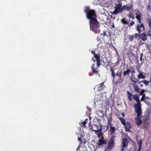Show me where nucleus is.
Segmentation results:
<instances>
[{
	"mask_svg": "<svg viewBox=\"0 0 151 151\" xmlns=\"http://www.w3.org/2000/svg\"><path fill=\"white\" fill-rule=\"evenodd\" d=\"M142 16L141 13L139 12L138 11H137L136 12V16Z\"/></svg>",
	"mask_w": 151,
	"mask_h": 151,
	"instance_id": "72a5a7b5",
	"label": "nucleus"
},
{
	"mask_svg": "<svg viewBox=\"0 0 151 151\" xmlns=\"http://www.w3.org/2000/svg\"><path fill=\"white\" fill-rule=\"evenodd\" d=\"M138 78V79L142 78L145 79V76L143 74L142 72H140L139 75L137 76Z\"/></svg>",
	"mask_w": 151,
	"mask_h": 151,
	"instance_id": "b1692460",
	"label": "nucleus"
},
{
	"mask_svg": "<svg viewBox=\"0 0 151 151\" xmlns=\"http://www.w3.org/2000/svg\"><path fill=\"white\" fill-rule=\"evenodd\" d=\"M90 123L89 124L90 129L91 131H94V130H94L93 129V126H92L90 124Z\"/></svg>",
	"mask_w": 151,
	"mask_h": 151,
	"instance_id": "e433bc0d",
	"label": "nucleus"
},
{
	"mask_svg": "<svg viewBox=\"0 0 151 151\" xmlns=\"http://www.w3.org/2000/svg\"><path fill=\"white\" fill-rule=\"evenodd\" d=\"M125 131L130 132V129L132 128V126L129 122H127L124 125Z\"/></svg>",
	"mask_w": 151,
	"mask_h": 151,
	"instance_id": "9d476101",
	"label": "nucleus"
},
{
	"mask_svg": "<svg viewBox=\"0 0 151 151\" xmlns=\"http://www.w3.org/2000/svg\"><path fill=\"white\" fill-rule=\"evenodd\" d=\"M147 34L145 32H143L142 34H140V37L138 38V40L141 39L143 41H146L147 38Z\"/></svg>",
	"mask_w": 151,
	"mask_h": 151,
	"instance_id": "1a4fd4ad",
	"label": "nucleus"
},
{
	"mask_svg": "<svg viewBox=\"0 0 151 151\" xmlns=\"http://www.w3.org/2000/svg\"><path fill=\"white\" fill-rule=\"evenodd\" d=\"M119 4H117L116 6L114 7L115 9V10L113 12V14H117L119 12H122L123 11V10L121 9L122 6V3L120 1H119Z\"/></svg>",
	"mask_w": 151,
	"mask_h": 151,
	"instance_id": "39448f33",
	"label": "nucleus"
},
{
	"mask_svg": "<svg viewBox=\"0 0 151 151\" xmlns=\"http://www.w3.org/2000/svg\"><path fill=\"white\" fill-rule=\"evenodd\" d=\"M137 20L138 23L137 24H140L142 22V18L141 16H135Z\"/></svg>",
	"mask_w": 151,
	"mask_h": 151,
	"instance_id": "6ab92c4d",
	"label": "nucleus"
},
{
	"mask_svg": "<svg viewBox=\"0 0 151 151\" xmlns=\"http://www.w3.org/2000/svg\"><path fill=\"white\" fill-rule=\"evenodd\" d=\"M134 108L135 112L137 114V117L140 118L142 113L140 102H137V103L134 104Z\"/></svg>",
	"mask_w": 151,
	"mask_h": 151,
	"instance_id": "f03ea898",
	"label": "nucleus"
},
{
	"mask_svg": "<svg viewBox=\"0 0 151 151\" xmlns=\"http://www.w3.org/2000/svg\"><path fill=\"white\" fill-rule=\"evenodd\" d=\"M147 9L150 10H151V5H148L147 7Z\"/></svg>",
	"mask_w": 151,
	"mask_h": 151,
	"instance_id": "c03bdc74",
	"label": "nucleus"
},
{
	"mask_svg": "<svg viewBox=\"0 0 151 151\" xmlns=\"http://www.w3.org/2000/svg\"><path fill=\"white\" fill-rule=\"evenodd\" d=\"M91 151H92L91 150ZM94 151H96V150L95 149Z\"/></svg>",
	"mask_w": 151,
	"mask_h": 151,
	"instance_id": "e2e57ef3",
	"label": "nucleus"
},
{
	"mask_svg": "<svg viewBox=\"0 0 151 151\" xmlns=\"http://www.w3.org/2000/svg\"><path fill=\"white\" fill-rule=\"evenodd\" d=\"M143 86V85L142 84H140V87H142Z\"/></svg>",
	"mask_w": 151,
	"mask_h": 151,
	"instance_id": "4d7b16f0",
	"label": "nucleus"
},
{
	"mask_svg": "<svg viewBox=\"0 0 151 151\" xmlns=\"http://www.w3.org/2000/svg\"><path fill=\"white\" fill-rule=\"evenodd\" d=\"M103 133H101L99 134H97V137L98 138H99L100 137L102 136V135L103 134Z\"/></svg>",
	"mask_w": 151,
	"mask_h": 151,
	"instance_id": "58836bf2",
	"label": "nucleus"
},
{
	"mask_svg": "<svg viewBox=\"0 0 151 151\" xmlns=\"http://www.w3.org/2000/svg\"><path fill=\"white\" fill-rule=\"evenodd\" d=\"M138 118L137 117L135 118L136 120V124L138 126H140L142 123V121Z\"/></svg>",
	"mask_w": 151,
	"mask_h": 151,
	"instance_id": "5701e85b",
	"label": "nucleus"
},
{
	"mask_svg": "<svg viewBox=\"0 0 151 151\" xmlns=\"http://www.w3.org/2000/svg\"><path fill=\"white\" fill-rule=\"evenodd\" d=\"M101 129H99L98 130H94V132H95V133L97 135V134H99L102 133L101 132Z\"/></svg>",
	"mask_w": 151,
	"mask_h": 151,
	"instance_id": "c85d7f7f",
	"label": "nucleus"
},
{
	"mask_svg": "<svg viewBox=\"0 0 151 151\" xmlns=\"http://www.w3.org/2000/svg\"><path fill=\"white\" fill-rule=\"evenodd\" d=\"M142 54H141L140 59V60L141 61H142Z\"/></svg>",
	"mask_w": 151,
	"mask_h": 151,
	"instance_id": "49530a36",
	"label": "nucleus"
},
{
	"mask_svg": "<svg viewBox=\"0 0 151 151\" xmlns=\"http://www.w3.org/2000/svg\"><path fill=\"white\" fill-rule=\"evenodd\" d=\"M134 36L133 35H129L127 36L128 39L130 41L132 42L134 39Z\"/></svg>",
	"mask_w": 151,
	"mask_h": 151,
	"instance_id": "bb28decb",
	"label": "nucleus"
},
{
	"mask_svg": "<svg viewBox=\"0 0 151 151\" xmlns=\"http://www.w3.org/2000/svg\"><path fill=\"white\" fill-rule=\"evenodd\" d=\"M127 95L128 98L130 101H132V95L128 91L127 92Z\"/></svg>",
	"mask_w": 151,
	"mask_h": 151,
	"instance_id": "393cba45",
	"label": "nucleus"
},
{
	"mask_svg": "<svg viewBox=\"0 0 151 151\" xmlns=\"http://www.w3.org/2000/svg\"><path fill=\"white\" fill-rule=\"evenodd\" d=\"M122 115L123 117H124L125 116V115L124 113H122Z\"/></svg>",
	"mask_w": 151,
	"mask_h": 151,
	"instance_id": "864d4df0",
	"label": "nucleus"
},
{
	"mask_svg": "<svg viewBox=\"0 0 151 151\" xmlns=\"http://www.w3.org/2000/svg\"><path fill=\"white\" fill-rule=\"evenodd\" d=\"M115 83H117V82H115Z\"/></svg>",
	"mask_w": 151,
	"mask_h": 151,
	"instance_id": "0e129e2a",
	"label": "nucleus"
},
{
	"mask_svg": "<svg viewBox=\"0 0 151 151\" xmlns=\"http://www.w3.org/2000/svg\"><path fill=\"white\" fill-rule=\"evenodd\" d=\"M95 64H93L91 66V69L92 72L96 74H99V71L95 68Z\"/></svg>",
	"mask_w": 151,
	"mask_h": 151,
	"instance_id": "ddd939ff",
	"label": "nucleus"
},
{
	"mask_svg": "<svg viewBox=\"0 0 151 151\" xmlns=\"http://www.w3.org/2000/svg\"><path fill=\"white\" fill-rule=\"evenodd\" d=\"M82 143H83L84 144H85V142H82V141L81 142V144H82Z\"/></svg>",
	"mask_w": 151,
	"mask_h": 151,
	"instance_id": "5fc2aeb1",
	"label": "nucleus"
},
{
	"mask_svg": "<svg viewBox=\"0 0 151 151\" xmlns=\"http://www.w3.org/2000/svg\"><path fill=\"white\" fill-rule=\"evenodd\" d=\"M115 138L114 137H112L109 142L107 146V149L111 150L114 147L115 145Z\"/></svg>",
	"mask_w": 151,
	"mask_h": 151,
	"instance_id": "7ed1b4c3",
	"label": "nucleus"
},
{
	"mask_svg": "<svg viewBox=\"0 0 151 151\" xmlns=\"http://www.w3.org/2000/svg\"><path fill=\"white\" fill-rule=\"evenodd\" d=\"M141 83H143L146 85V86H148L149 85L150 81L145 80H143L141 81H139L138 83L140 84Z\"/></svg>",
	"mask_w": 151,
	"mask_h": 151,
	"instance_id": "a878e982",
	"label": "nucleus"
},
{
	"mask_svg": "<svg viewBox=\"0 0 151 151\" xmlns=\"http://www.w3.org/2000/svg\"><path fill=\"white\" fill-rule=\"evenodd\" d=\"M131 70L129 69H127L126 70L123 72V76H125L126 75H129L131 73Z\"/></svg>",
	"mask_w": 151,
	"mask_h": 151,
	"instance_id": "412c9836",
	"label": "nucleus"
},
{
	"mask_svg": "<svg viewBox=\"0 0 151 151\" xmlns=\"http://www.w3.org/2000/svg\"><path fill=\"white\" fill-rule=\"evenodd\" d=\"M120 1H122V0H120Z\"/></svg>",
	"mask_w": 151,
	"mask_h": 151,
	"instance_id": "69168bd1",
	"label": "nucleus"
},
{
	"mask_svg": "<svg viewBox=\"0 0 151 151\" xmlns=\"http://www.w3.org/2000/svg\"><path fill=\"white\" fill-rule=\"evenodd\" d=\"M142 96L141 99V101H144L145 100V94H143V95H142Z\"/></svg>",
	"mask_w": 151,
	"mask_h": 151,
	"instance_id": "c9c22d12",
	"label": "nucleus"
},
{
	"mask_svg": "<svg viewBox=\"0 0 151 151\" xmlns=\"http://www.w3.org/2000/svg\"><path fill=\"white\" fill-rule=\"evenodd\" d=\"M88 120V119H85V121H86V122H87V121Z\"/></svg>",
	"mask_w": 151,
	"mask_h": 151,
	"instance_id": "13d9d810",
	"label": "nucleus"
},
{
	"mask_svg": "<svg viewBox=\"0 0 151 151\" xmlns=\"http://www.w3.org/2000/svg\"><path fill=\"white\" fill-rule=\"evenodd\" d=\"M104 82H102L100 84L96 86L95 87L98 88L97 90L98 91H100L104 89L105 86H104Z\"/></svg>",
	"mask_w": 151,
	"mask_h": 151,
	"instance_id": "9b49d317",
	"label": "nucleus"
},
{
	"mask_svg": "<svg viewBox=\"0 0 151 151\" xmlns=\"http://www.w3.org/2000/svg\"><path fill=\"white\" fill-rule=\"evenodd\" d=\"M82 139L81 137H78V140H79L80 141H81Z\"/></svg>",
	"mask_w": 151,
	"mask_h": 151,
	"instance_id": "09e8293b",
	"label": "nucleus"
},
{
	"mask_svg": "<svg viewBox=\"0 0 151 151\" xmlns=\"http://www.w3.org/2000/svg\"><path fill=\"white\" fill-rule=\"evenodd\" d=\"M114 78L115 77V74H113V75H111Z\"/></svg>",
	"mask_w": 151,
	"mask_h": 151,
	"instance_id": "3c124183",
	"label": "nucleus"
},
{
	"mask_svg": "<svg viewBox=\"0 0 151 151\" xmlns=\"http://www.w3.org/2000/svg\"><path fill=\"white\" fill-rule=\"evenodd\" d=\"M129 17L130 18H132V19H134V17L133 16H132V15H129Z\"/></svg>",
	"mask_w": 151,
	"mask_h": 151,
	"instance_id": "a18cd8bd",
	"label": "nucleus"
},
{
	"mask_svg": "<svg viewBox=\"0 0 151 151\" xmlns=\"http://www.w3.org/2000/svg\"><path fill=\"white\" fill-rule=\"evenodd\" d=\"M81 123H82L83 124V126H84V127H85V125H86V124L87 123V122H86V121H84V122H82Z\"/></svg>",
	"mask_w": 151,
	"mask_h": 151,
	"instance_id": "ea45409f",
	"label": "nucleus"
},
{
	"mask_svg": "<svg viewBox=\"0 0 151 151\" xmlns=\"http://www.w3.org/2000/svg\"><path fill=\"white\" fill-rule=\"evenodd\" d=\"M132 7L133 6L131 4H128L123 6L121 8V9L123 10V11L126 10L127 11H130Z\"/></svg>",
	"mask_w": 151,
	"mask_h": 151,
	"instance_id": "6e6552de",
	"label": "nucleus"
},
{
	"mask_svg": "<svg viewBox=\"0 0 151 151\" xmlns=\"http://www.w3.org/2000/svg\"><path fill=\"white\" fill-rule=\"evenodd\" d=\"M92 60L94 62H95V60L94 59V58L93 57L92 58Z\"/></svg>",
	"mask_w": 151,
	"mask_h": 151,
	"instance_id": "603ef678",
	"label": "nucleus"
},
{
	"mask_svg": "<svg viewBox=\"0 0 151 151\" xmlns=\"http://www.w3.org/2000/svg\"><path fill=\"white\" fill-rule=\"evenodd\" d=\"M136 29L139 33H140V32L143 31H145V27L143 23H141L140 24H137Z\"/></svg>",
	"mask_w": 151,
	"mask_h": 151,
	"instance_id": "423d86ee",
	"label": "nucleus"
},
{
	"mask_svg": "<svg viewBox=\"0 0 151 151\" xmlns=\"http://www.w3.org/2000/svg\"><path fill=\"white\" fill-rule=\"evenodd\" d=\"M133 99L137 102H140L139 99V97L137 94H135L133 96Z\"/></svg>",
	"mask_w": 151,
	"mask_h": 151,
	"instance_id": "4be33fe9",
	"label": "nucleus"
},
{
	"mask_svg": "<svg viewBox=\"0 0 151 151\" xmlns=\"http://www.w3.org/2000/svg\"><path fill=\"white\" fill-rule=\"evenodd\" d=\"M89 112L91 111V109H89Z\"/></svg>",
	"mask_w": 151,
	"mask_h": 151,
	"instance_id": "680f3d73",
	"label": "nucleus"
},
{
	"mask_svg": "<svg viewBox=\"0 0 151 151\" xmlns=\"http://www.w3.org/2000/svg\"><path fill=\"white\" fill-rule=\"evenodd\" d=\"M137 20L138 23L137 24H140L142 22V18L141 16H135Z\"/></svg>",
	"mask_w": 151,
	"mask_h": 151,
	"instance_id": "aec40b11",
	"label": "nucleus"
},
{
	"mask_svg": "<svg viewBox=\"0 0 151 151\" xmlns=\"http://www.w3.org/2000/svg\"><path fill=\"white\" fill-rule=\"evenodd\" d=\"M137 20L138 23L137 24H140L142 22V18L141 16H135Z\"/></svg>",
	"mask_w": 151,
	"mask_h": 151,
	"instance_id": "a211bd4d",
	"label": "nucleus"
},
{
	"mask_svg": "<svg viewBox=\"0 0 151 151\" xmlns=\"http://www.w3.org/2000/svg\"><path fill=\"white\" fill-rule=\"evenodd\" d=\"M131 73L132 76V75L133 74V73H135V71L134 70H131Z\"/></svg>",
	"mask_w": 151,
	"mask_h": 151,
	"instance_id": "37998d69",
	"label": "nucleus"
},
{
	"mask_svg": "<svg viewBox=\"0 0 151 151\" xmlns=\"http://www.w3.org/2000/svg\"><path fill=\"white\" fill-rule=\"evenodd\" d=\"M101 35H103V36H104L106 35V32L104 31L103 32V33L101 34Z\"/></svg>",
	"mask_w": 151,
	"mask_h": 151,
	"instance_id": "de8ad7c7",
	"label": "nucleus"
},
{
	"mask_svg": "<svg viewBox=\"0 0 151 151\" xmlns=\"http://www.w3.org/2000/svg\"><path fill=\"white\" fill-rule=\"evenodd\" d=\"M134 24V21H132L129 24V25L130 26H132Z\"/></svg>",
	"mask_w": 151,
	"mask_h": 151,
	"instance_id": "79ce46f5",
	"label": "nucleus"
},
{
	"mask_svg": "<svg viewBox=\"0 0 151 151\" xmlns=\"http://www.w3.org/2000/svg\"><path fill=\"white\" fill-rule=\"evenodd\" d=\"M112 124H111V125H110V129L109 130V131L111 133V134H112L114 133L116 129V128L115 127H114L112 126Z\"/></svg>",
	"mask_w": 151,
	"mask_h": 151,
	"instance_id": "dca6fc26",
	"label": "nucleus"
},
{
	"mask_svg": "<svg viewBox=\"0 0 151 151\" xmlns=\"http://www.w3.org/2000/svg\"><path fill=\"white\" fill-rule=\"evenodd\" d=\"M115 75L119 77V78L118 79H119L120 80L121 79L122 77V74L121 72H118L115 74Z\"/></svg>",
	"mask_w": 151,
	"mask_h": 151,
	"instance_id": "c756f323",
	"label": "nucleus"
},
{
	"mask_svg": "<svg viewBox=\"0 0 151 151\" xmlns=\"http://www.w3.org/2000/svg\"><path fill=\"white\" fill-rule=\"evenodd\" d=\"M147 90H145L144 89H142L140 91V95H142L143 94H145L144 93L146 92Z\"/></svg>",
	"mask_w": 151,
	"mask_h": 151,
	"instance_id": "473e14b6",
	"label": "nucleus"
},
{
	"mask_svg": "<svg viewBox=\"0 0 151 151\" xmlns=\"http://www.w3.org/2000/svg\"><path fill=\"white\" fill-rule=\"evenodd\" d=\"M147 36H151L150 31V30L147 32Z\"/></svg>",
	"mask_w": 151,
	"mask_h": 151,
	"instance_id": "4c0bfd02",
	"label": "nucleus"
},
{
	"mask_svg": "<svg viewBox=\"0 0 151 151\" xmlns=\"http://www.w3.org/2000/svg\"><path fill=\"white\" fill-rule=\"evenodd\" d=\"M91 52L92 54L94 55V58L96 59L97 66L98 67H99V66L101 65L100 59V54H96L95 53V52L93 50L91 51Z\"/></svg>",
	"mask_w": 151,
	"mask_h": 151,
	"instance_id": "20e7f679",
	"label": "nucleus"
},
{
	"mask_svg": "<svg viewBox=\"0 0 151 151\" xmlns=\"http://www.w3.org/2000/svg\"><path fill=\"white\" fill-rule=\"evenodd\" d=\"M112 115H109V116L107 117V120L108 122L107 126H109V125H111L112 122Z\"/></svg>",
	"mask_w": 151,
	"mask_h": 151,
	"instance_id": "2eb2a0df",
	"label": "nucleus"
},
{
	"mask_svg": "<svg viewBox=\"0 0 151 151\" xmlns=\"http://www.w3.org/2000/svg\"><path fill=\"white\" fill-rule=\"evenodd\" d=\"M98 142H99L98 143L97 145L99 146L102 145L106 143V141L102 139H99Z\"/></svg>",
	"mask_w": 151,
	"mask_h": 151,
	"instance_id": "f3484780",
	"label": "nucleus"
},
{
	"mask_svg": "<svg viewBox=\"0 0 151 151\" xmlns=\"http://www.w3.org/2000/svg\"><path fill=\"white\" fill-rule=\"evenodd\" d=\"M110 70H111V72L112 73L111 75H113V74H114V70H113V68H111L110 69Z\"/></svg>",
	"mask_w": 151,
	"mask_h": 151,
	"instance_id": "a19ab883",
	"label": "nucleus"
},
{
	"mask_svg": "<svg viewBox=\"0 0 151 151\" xmlns=\"http://www.w3.org/2000/svg\"><path fill=\"white\" fill-rule=\"evenodd\" d=\"M132 84L134 91L137 93H139L140 91V89L139 86L137 84H135L133 83H132Z\"/></svg>",
	"mask_w": 151,
	"mask_h": 151,
	"instance_id": "f8f14e48",
	"label": "nucleus"
},
{
	"mask_svg": "<svg viewBox=\"0 0 151 151\" xmlns=\"http://www.w3.org/2000/svg\"><path fill=\"white\" fill-rule=\"evenodd\" d=\"M137 143L138 145L139 148L138 149V151H140L142 146V139L140 140L139 141H138L137 138Z\"/></svg>",
	"mask_w": 151,
	"mask_h": 151,
	"instance_id": "4468645a",
	"label": "nucleus"
},
{
	"mask_svg": "<svg viewBox=\"0 0 151 151\" xmlns=\"http://www.w3.org/2000/svg\"><path fill=\"white\" fill-rule=\"evenodd\" d=\"M131 81L133 82L134 83H137L138 81V79L137 78H133L131 80Z\"/></svg>",
	"mask_w": 151,
	"mask_h": 151,
	"instance_id": "2f4dec72",
	"label": "nucleus"
},
{
	"mask_svg": "<svg viewBox=\"0 0 151 151\" xmlns=\"http://www.w3.org/2000/svg\"><path fill=\"white\" fill-rule=\"evenodd\" d=\"M150 82H151V77L150 78Z\"/></svg>",
	"mask_w": 151,
	"mask_h": 151,
	"instance_id": "bf43d9fd",
	"label": "nucleus"
},
{
	"mask_svg": "<svg viewBox=\"0 0 151 151\" xmlns=\"http://www.w3.org/2000/svg\"><path fill=\"white\" fill-rule=\"evenodd\" d=\"M140 33H139V34L137 33H135L134 35L135 38L136 39H137L138 37H139H139L140 36Z\"/></svg>",
	"mask_w": 151,
	"mask_h": 151,
	"instance_id": "f704fd0d",
	"label": "nucleus"
},
{
	"mask_svg": "<svg viewBox=\"0 0 151 151\" xmlns=\"http://www.w3.org/2000/svg\"><path fill=\"white\" fill-rule=\"evenodd\" d=\"M110 63V62H109L108 63H107V67H108Z\"/></svg>",
	"mask_w": 151,
	"mask_h": 151,
	"instance_id": "8fccbe9b",
	"label": "nucleus"
},
{
	"mask_svg": "<svg viewBox=\"0 0 151 151\" xmlns=\"http://www.w3.org/2000/svg\"><path fill=\"white\" fill-rule=\"evenodd\" d=\"M84 12L87 18L90 20L89 25L90 30L96 33L99 27V22L96 19V11L94 9H91L88 6L85 8Z\"/></svg>",
	"mask_w": 151,
	"mask_h": 151,
	"instance_id": "f257e3e1",
	"label": "nucleus"
},
{
	"mask_svg": "<svg viewBox=\"0 0 151 151\" xmlns=\"http://www.w3.org/2000/svg\"><path fill=\"white\" fill-rule=\"evenodd\" d=\"M121 21L122 23L124 24H127L129 23V22H127L124 18L122 19Z\"/></svg>",
	"mask_w": 151,
	"mask_h": 151,
	"instance_id": "7c9ffc66",
	"label": "nucleus"
},
{
	"mask_svg": "<svg viewBox=\"0 0 151 151\" xmlns=\"http://www.w3.org/2000/svg\"><path fill=\"white\" fill-rule=\"evenodd\" d=\"M122 147L121 148V151H124V148H126L128 146V142L127 139L124 138L122 140Z\"/></svg>",
	"mask_w": 151,
	"mask_h": 151,
	"instance_id": "0eeeda50",
	"label": "nucleus"
},
{
	"mask_svg": "<svg viewBox=\"0 0 151 151\" xmlns=\"http://www.w3.org/2000/svg\"><path fill=\"white\" fill-rule=\"evenodd\" d=\"M145 97H146V98L147 99H148V96H147V97H146V96H145Z\"/></svg>",
	"mask_w": 151,
	"mask_h": 151,
	"instance_id": "052dcab7",
	"label": "nucleus"
},
{
	"mask_svg": "<svg viewBox=\"0 0 151 151\" xmlns=\"http://www.w3.org/2000/svg\"><path fill=\"white\" fill-rule=\"evenodd\" d=\"M94 126L96 127H98V125H96V124H94Z\"/></svg>",
	"mask_w": 151,
	"mask_h": 151,
	"instance_id": "6e6d98bb",
	"label": "nucleus"
},
{
	"mask_svg": "<svg viewBox=\"0 0 151 151\" xmlns=\"http://www.w3.org/2000/svg\"><path fill=\"white\" fill-rule=\"evenodd\" d=\"M119 119L123 124L124 125V124H125L126 123V121L124 118H119Z\"/></svg>",
	"mask_w": 151,
	"mask_h": 151,
	"instance_id": "cd10ccee",
	"label": "nucleus"
}]
</instances>
